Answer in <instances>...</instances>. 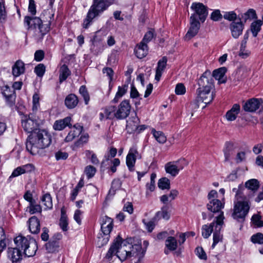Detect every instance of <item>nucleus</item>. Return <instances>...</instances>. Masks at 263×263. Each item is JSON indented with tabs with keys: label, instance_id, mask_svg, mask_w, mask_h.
I'll list each match as a JSON object with an SVG mask.
<instances>
[{
	"label": "nucleus",
	"instance_id": "36",
	"mask_svg": "<svg viewBox=\"0 0 263 263\" xmlns=\"http://www.w3.org/2000/svg\"><path fill=\"white\" fill-rule=\"evenodd\" d=\"M168 207L167 205L163 206L161 210L157 212L156 214L154 219L155 220H159L161 219H164L165 220H168L170 218V214L168 212Z\"/></svg>",
	"mask_w": 263,
	"mask_h": 263
},
{
	"label": "nucleus",
	"instance_id": "63",
	"mask_svg": "<svg viewBox=\"0 0 263 263\" xmlns=\"http://www.w3.org/2000/svg\"><path fill=\"white\" fill-rule=\"evenodd\" d=\"M68 156V155L67 153L61 151H58L55 154V157L57 160H65L67 158Z\"/></svg>",
	"mask_w": 263,
	"mask_h": 263
},
{
	"label": "nucleus",
	"instance_id": "16",
	"mask_svg": "<svg viewBox=\"0 0 263 263\" xmlns=\"http://www.w3.org/2000/svg\"><path fill=\"white\" fill-rule=\"evenodd\" d=\"M100 116L101 120L103 119L112 120L115 118L117 119L116 106L109 105L102 108L100 113Z\"/></svg>",
	"mask_w": 263,
	"mask_h": 263
},
{
	"label": "nucleus",
	"instance_id": "49",
	"mask_svg": "<svg viewBox=\"0 0 263 263\" xmlns=\"http://www.w3.org/2000/svg\"><path fill=\"white\" fill-rule=\"evenodd\" d=\"M158 186L162 190L169 189L170 188V181L167 178H162L159 180Z\"/></svg>",
	"mask_w": 263,
	"mask_h": 263
},
{
	"label": "nucleus",
	"instance_id": "35",
	"mask_svg": "<svg viewBox=\"0 0 263 263\" xmlns=\"http://www.w3.org/2000/svg\"><path fill=\"white\" fill-rule=\"evenodd\" d=\"M242 185L246 189V195L248 196L247 194V190H250L252 191L255 192L257 190L259 187V182L257 179H251L250 180H248L246 183L245 186Z\"/></svg>",
	"mask_w": 263,
	"mask_h": 263
},
{
	"label": "nucleus",
	"instance_id": "14",
	"mask_svg": "<svg viewBox=\"0 0 263 263\" xmlns=\"http://www.w3.org/2000/svg\"><path fill=\"white\" fill-rule=\"evenodd\" d=\"M190 27L184 36L186 40H189L195 36L199 30L200 24L196 18L195 14H192L190 17Z\"/></svg>",
	"mask_w": 263,
	"mask_h": 263
},
{
	"label": "nucleus",
	"instance_id": "29",
	"mask_svg": "<svg viewBox=\"0 0 263 263\" xmlns=\"http://www.w3.org/2000/svg\"><path fill=\"white\" fill-rule=\"evenodd\" d=\"M148 50L147 45L141 42L135 48V52L137 58L142 59L147 54Z\"/></svg>",
	"mask_w": 263,
	"mask_h": 263
},
{
	"label": "nucleus",
	"instance_id": "38",
	"mask_svg": "<svg viewBox=\"0 0 263 263\" xmlns=\"http://www.w3.org/2000/svg\"><path fill=\"white\" fill-rule=\"evenodd\" d=\"M42 204L45 206V210L51 209L52 208V201L51 195L46 193L44 194L41 199Z\"/></svg>",
	"mask_w": 263,
	"mask_h": 263
},
{
	"label": "nucleus",
	"instance_id": "17",
	"mask_svg": "<svg viewBox=\"0 0 263 263\" xmlns=\"http://www.w3.org/2000/svg\"><path fill=\"white\" fill-rule=\"evenodd\" d=\"M139 156V153L135 147L130 148L126 159V165L129 171H133L136 159Z\"/></svg>",
	"mask_w": 263,
	"mask_h": 263
},
{
	"label": "nucleus",
	"instance_id": "9",
	"mask_svg": "<svg viewBox=\"0 0 263 263\" xmlns=\"http://www.w3.org/2000/svg\"><path fill=\"white\" fill-rule=\"evenodd\" d=\"M22 125L24 130L28 133L32 134L34 131H37L39 124L37 121L34 117L33 114H30L28 116H24L22 119Z\"/></svg>",
	"mask_w": 263,
	"mask_h": 263
},
{
	"label": "nucleus",
	"instance_id": "58",
	"mask_svg": "<svg viewBox=\"0 0 263 263\" xmlns=\"http://www.w3.org/2000/svg\"><path fill=\"white\" fill-rule=\"evenodd\" d=\"M96 172L95 167L89 165L86 167L85 169V173L88 178L92 177Z\"/></svg>",
	"mask_w": 263,
	"mask_h": 263
},
{
	"label": "nucleus",
	"instance_id": "31",
	"mask_svg": "<svg viewBox=\"0 0 263 263\" xmlns=\"http://www.w3.org/2000/svg\"><path fill=\"white\" fill-rule=\"evenodd\" d=\"M165 245L167 250H164V253L167 254L168 251H173L177 249L178 242L174 237L169 236L165 240Z\"/></svg>",
	"mask_w": 263,
	"mask_h": 263
},
{
	"label": "nucleus",
	"instance_id": "28",
	"mask_svg": "<svg viewBox=\"0 0 263 263\" xmlns=\"http://www.w3.org/2000/svg\"><path fill=\"white\" fill-rule=\"evenodd\" d=\"M223 207L224 203L217 199H212L207 204L208 209L214 213L219 212L221 209L223 208Z\"/></svg>",
	"mask_w": 263,
	"mask_h": 263
},
{
	"label": "nucleus",
	"instance_id": "18",
	"mask_svg": "<svg viewBox=\"0 0 263 263\" xmlns=\"http://www.w3.org/2000/svg\"><path fill=\"white\" fill-rule=\"evenodd\" d=\"M262 102L261 99L252 98L244 103L243 108L246 111L254 112L259 108Z\"/></svg>",
	"mask_w": 263,
	"mask_h": 263
},
{
	"label": "nucleus",
	"instance_id": "7",
	"mask_svg": "<svg viewBox=\"0 0 263 263\" xmlns=\"http://www.w3.org/2000/svg\"><path fill=\"white\" fill-rule=\"evenodd\" d=\"M113 228V220L105 216L102 218L101 230L103 235L98 236L99 242L101 246L106 245L109 239V234Z\"/></svg>",
	"mask_w": 263,
	"mask_h": 263
},
{
	"label": "nucleus",
	"instance_id": "40",
	"mask_svg": "<svg viewBox=\"0 0 263 263\" xmlns=\"http://www.w3.org/2000/svg\"><path fill=\"white\" fill-rule=\"evenodd\" d=\"M165 170L167 173L173 177L177 176L179 172L176 166L172 162H169L165 164Z\"/></svg>",
	"mask_w": 263,
	"mask_h": 263
},
{
	"label": "nucleus",
	"instance_id": "51",
	"mask_svg": "<svg viewBox=\"0 0 263 263\" xmlns=\"http://www.w3.org/2000/svg\"><path fill=\"white\" fill-rule=\"evenodd\" d=\"M79 92L83 97L85 104H88L89 101V96L85 86L82 85L80 87Z\"/></svg>",
	"mask_w": 263,
	"mask_h": 263
},
{
	"label": "nucleus",
	"instance_id": "15",
	"mask_svg": "<svg viewBox=\"0 0 263 263\" xmlns=\"http://www.w3.org/2000/svg\"><path fill=\"white\" fill-rule=\"evenodd\" d=\"M1 90L5 98L7 105L10 107H13L15 103L16 95L15 90L10 88L7 85L2 87Z\"/></svg>",
	"mask_w": 263,
	"mask_h": 263
},
{
	"label": "nucleus",
	"instance_id": "55",
	"mask_svg": "<svg viewBox=\"0 0 263 263\" xmlns=\"http://www.w3.org/2000/svg\"><path fill=\"white\" fill-rule=\"evenodd\" d=\"M6 236L4 229L0 227V252L6 247Z\"/></svg>",
	"mask_w": 263,
	"mask_h": 263
},
{
	"label": "nucleus",
	"instance_id": "62",
	"mask_svg": "<svg viewBox=\"0 0 263 263\" xmlns=\"http://www.w3.org/2000/svg\"><path fill=\"white\" fill-rule=\"evenodd\" d=\"M223 17L226 20H228L230 21H232L236 19L237 15L234 12L231 11L226 13L223 15Z\"/></svg>",
	"mask_w": 263,
	"mask_h": 263
},
{
	"label": "nucleus",
	"instance_id": "44",
	"mask_svg": "<svg viewBox=\"0 0 263 263\" xmlns=\"http://www.w3.org/2000/svg\"><path fill=\"white\" fill-rule=\"evenodd\" d=\"M127 89L128 84H125L123 86H119L118 88V91L117 92L115 97L113 100L114 102H117L119 101V99L126 92Z\"/></svg>",
	"mask_w": 263,
	"mask_h": 263
},
{
	"label": "nucleus",
	"instance_id": "11",
	"mask_svg": "<svg viewBox=\"0 0 263 263\" xmlns=\"http://www.w3.org/2000/svg\"><path fill=\"white\" fill-rule=\"evenodd\" d=\"M224 216L223 213H221L217 217V224L213 233V242L212 245V249H214L216 245L219 242H221L223 238V235L221 233L222 225L223 224Z\"/></svg>",
	"mask_w": 263,
	"mask_h": 263
},
{
	"label": "nucleus",
	"instance_id": "34",
	"mask_svg": "<svg viewBox=\"0 0 263 263\" xmlns=\"http://www.w3.org/2000/svg\"><path fill=\"white\" fill-rule=\"evenodd\" d=\"M25 64L21 60H17L12 66V74L16 77L25 72Z\"/></svg>",
	"mask_w": 263,
	"mask_h": 263
},
{
	"label": "nucleus",
	"instance_id": "19",
	"mask_svg": "<svg viewBox=\"0 0 263 263\" xmlns=\"http://www.w3.org/2000/svg\"><path fill=\"white\" fill-rule=\"evenodd\" d=\"M34 169V166L30 163L18 166L13 171L9 179H10L11 178L16 177L22 174L29 173L33 171Z\"/></svg>",
	"mask_w": 263,
	"mask_h": 263
},
{
	"label": "nucleus",
	"instance_id": "41",
	"mask_svg": "<svg viewBox=\"0 0 263 263\" xmlns=\"http://www.w3.org/2000/svg\"><path fill=\"white\" fill-rule=\"evenodd\" d=\"M60 228L63 231H67L68 229L67 217L63 210H61V215L59 223Z\"/></svg>",
	"mask_w": 263,
	"mask_h": 263
},
{
	"label": "nucleus",
	"instance_id": "57",
	"mask_svg": "<svg viewBox=\"0 0 263 263\" xmlns=\"http://www.w3.org/2000/svg\"><path fill=\"white\" fill-rule=\"evenodd\" d=\"M195 253L196 255L200 259L202 260H206L207 256L202 247H198L196 248L195 250Z\"/></svg>",
	"mask_w": 263,
	"mask_h": 263
},
{
	"label": "nucleus",
	"instance_id": "26",
	"mask_svg": "<svg viewBox=\"0 0 263 263\" xmlns=\"http://www.w3.org/2000/svg\"><path fill=\"white\" fill-rule=\"evenodd\" d=\"M8 255L13 262L18 261L22 258V253L21 250L18 249L16 247L14 248H9Z\"/></svg>",
	"mask_w": 263,
	"mask_h": 263
},
{
	"label": "nucleus",
	"instance_id": "12",
	"mask_svg": "<svg viewBox=\"0 0 263 263\" xmlns=\"http://www.w3.org/2000/svg\"><path fill=\"white\" fill-rule=\"evenodd\" d=\"M131 106L129 101L124 100L121 102L119 106L116 107V114L118 120H123L126 119L130 112Z\"/></svg>",
	"mask_w": 263,
	"mask_h": 263
},
{
	"label": "nucleus",
	"instance_id": "39",
	"mask_svg": "<svg viewBox=\"0 0 263 263\" xmlns=\"http://www.w3.org/2000/svg\"><path fill=\"white\" fill-rule=\"evenodd\" d=\"M59 72V81L60 83L65 81L70 74V71L68 67L65 64L63 65L61 67Z\"/></svg>",
	"mask_w": 263,
	"mask_h": 263
},
{
	"label": "nucleus",
	"instance_id": "33",
	"mask_svg": "<svg viewBox=\"0 0 263 263\" xmlns=\"http://www.w3.org/2000/svg\"><path fill=\"white\" fill-rule=\"evenodd\" d=\"M235 148V146L233 143L231 142H226L224 147L223 150L225 161H229L231 156L234 153Z\"/></svg>",
	"mask_w": 263,
	"mask_h": 263
},
{
	"label": "nucleus",
	"instance_id": "64",
	"mask_svg": "<svg viewBox=\"0 0 263 263\" xmlns=\"http://www.w3.org/2000/svg\"><path fill=\"white\" fill-rule=\"evenodd\" d=\"M222 16L219 10H216L213 11L211 15V18L214 21H217L219 20L220 19L222 18Z\"/></svg>",
	"mask_w": 263,
	"mask_h": 263
},
{
	"label": "nucleus",
	"instance_id": "47",
	"mask_svg": "<svg viewBox=\"0 0 263 263\" xmlns=\"http://www.w3.org/2000/svg\"><path fill=\"white\" fill-rule=\"evenodd\" d=\"M7 17V12L5 8V3L4 0H0V22L3 23L5 22Z\"/></svg>",
	"mask_w": 263,
	"mask_h": 263
},
{
	"label": "nucleus",
	"instance_id": "53",
	"mask_svg": "<svg viewBox=\"0 0 263 263\" xmlns=\"http://www.w3.org/2000/svg\"><path fill=\"white\" fill-rule=\"evenodd\" d=\"M89 136L88 134H84L82 135L80 138L74 143V147H78L82 146L84 143L87 142L88 140Z\"/></svg>",
	"mask_w": 263,
	"mask_h": 263
},
{
	"label": "nucleus",
	"instance_id": "48",
	"mask_svg": "<svg viewBox=\"0 0 263 263\" xmlns=\"http://www.w3.org/2000/svg\"><path fill=\"white\" fill-rule=\"evenodd\" d=\"M261 25L262 23L260 20H258L252 23L251 26V30L253 35L254 37L257 36L258 32L260 31Z\"/></svg>",
	"mask_w": 263,
	"mask_h": 263
},
{
	"label": "nucleus",
	"instance_id": "3",
	"mask_svg": "<svg viewBox=\"0 0 263 263\" xmlns=\"http://www.w3.org/2000/svg\"><path fill=\"white\" fill-rule=\"evenodd\" d=\"M51 142V136L45 129H39L30 134L26 142V149L32 155L39 154L40 149L48 146Z\"/></svg>",
	"mask_w": 263,
	"mask_h": 263
},
{
	"label": "nucleus",
	"instance_id": "37",
	"mask_svg": "<svg viewBox=\"0 0 263 263\" xmlns=\"http://www.w3.org/2000/svg\"><path fill=\"white\" fill-rule=\"evenodd\" d=\"M78 103V98L74 94H70L68 95L65 100V105L69 109L74 108L77 105Z\"/></svg>",
	"mask_w": 263,
	"mask_h": 263
},
{
	"label": "nucleus",
	"instance_id": "4",
	"mask_svg": "<svg viewBox=\"0 0 263 263\" xmlns=\"http://www.w3.org/2000/svg\"><path fill=\"white\" fill-rule=\"evenodd\" d=\"M49 13L48 23L43 24L42 21L37 17H31L26 16L24 18V25L27 26V29L33 28L35 29L34 36L37 41H41L43 39L44 36L49 31L50 21L53 18L54 14Z\"/></svg>",
	"mask_w": 263,
	"mask_h": 263
},
{
	"label": "nucleus",
	"instance_id": "24",
	"mask_svg": "<svg viewBox=\"0 0 263 263\" xmlns=\"http://www.w3.org/2000/svg\"><path fill=\"white\" fill-rule=\"evenodd\" d=\"M140 120L136 115L132 117L127 121L126 129L129 133H132L137 130L139 128Z\"/></svg>",
	"mask_w": 263,
	"mask_h": 263
},
{
	"label": "nucleus",
	"instance_id": "32",
	"mask_svg": "<svg viewBox=\"0 0 263 263\" xmlns=\"http://www.w3.org/2000/svg\"><path fill=\"white\" fill-rule=\"evenodd\" d=\"M217 224V219L214 221L210 224H204L202 226L201 229L202 236L204 238H208L210 237L211 233L214 231V229Z\"/></svg>",
	"mask_w": 263,
	"mask_h": 263
},
{
	"label": "nucleus",
	"instance_id": "43",
	"mask_svg": "<svg viewBox=\"0 0 263 263\" xmlns=\"http://www.w3.org/2000/svg\"><path fill=\"white\" fill-rule=\"evenodd\" d=\"M27 209L30 214H34L36 213H41L42 211L41 206L39 204H36L35 200L29 203Z\"/></svg>",
	"mask_w": 263,
	"mask_h": 263
},
{
	"label": "nucleus",
	"instance_id": "27",
	"mask_svg": "<svg viewBox=\"0 0 263 263\" xmlns=\"http://www.w3.org/2000/svg\"><path fill=\"white\" fill-rule=\"evenodd\" d=\"M226 72L227 68L223 67L214 70L212 76L213 78H214L216 80H217L219 83H224L226 82V78H224Z\"/></svg>",
	"mask_w": 263,
	"mask_h": 263
},
{
	"label": "nucleus",
	"instance_id": "59",
	"mask_svg": "<svg viewBox=\"0 0 263 263\" xmlns=\"http://www.w3.org/2000/svg\"><path fill=\"white\" fill-rule=\"evenodd\" d=\"M186 92V89L182 83H178L176 85L175 88V93L177 95H183Z\"/></svg>",
	"mask_w": 263,
	"mask_h": 263
},
{
	"label": "nucleus",
	"instance_id": "1",
	"mask_svg": "<svg viewBox=\"0 0 263 263\" xmlns=\"http://www.w3.org/2000/svg\"><path fill=\"white\" fill-rule=\"evenodd\" d=\"M145 250H143L141 246L132 245L118 235L108 250L106 257L111 260L113 256L116 255L121 261L126 260L132 256H137L139 259L144 255Z\"/></svg>",
	"mask_w": 263,
	"mask_h": 263
},
{
	"label": "nucleus",
	"instance_id": "23",
	"mask_svg": "<svg viewBox=\"0 0 263 263\" xmlns=\"http://www.w3.org/2000/svg\"><path fill=\"white\" fill-rule=\"evenodd\" d=\"M167 59L166 57H163L160 59L158 63L156 70V74L155 79L159 81L161 77L162 74L165 69L167 65Z\"/></svg>",
	"mask_w": 263,
	"mask_h": 263
},
{
	"label": "nucleus",
	"instance_id": "5",
	"mask_svg": "<svg viewBox=\"0 0 263 263\" xmlns=\"http://www.w3.org/2000/svg\"><path fill=\"white\" fill-rule=\"evenodd\" d=\"M16 247L21 250L26 256L31 257L35 255L37 249V243L35 239L25 237L22 235L16 237L14 240Z\"/></svg>",
	"mask_w": 263,
	"mask_h": 263
},
{
	"label": "nucleus",
	"instance_id": "61",
	"mask_svg": "<svg viewBox=\"0 0 263 263\" xmlns=\"http://www.w3.org/2000/svg\"><path fill=\"white\" fill-rule=\"evenodd\" d=\"M251 54V51L247 48H240L238 55L242 59H246Z\"/></svg>",
	"mask_w": 263,
	"mask_h": 263
},
{
	"label": "nucleus",
	"instance_id": "20",
	"mask_svg": "<svg viewBox=\"0 0 263 263\" xmlns=\"http://www.w3.org/2000/svg\"><path fill=\"white\" fill-rule=\"evenodd\" d=\"M27 223L29 231L34 234H37L40 231V222L39 219L35 216L30 217Z\"/></svg>",
	"mask_w": 263,
	"mask_h": 263
},
{
	"label": "nucleus",
	"instance_id": "6",
	"mask_svg": "<svg viewBox=\"0 0 263 263\" xmlns=\"http://www.w3.org/2000/svg\"><path fill=\"white\" fill-rule=\"evenodd\" d=\"M110 3L108 0H93V4L90 7L86 16L84 20L83 26L87 28L91 23L92 20L100 13L106 9Z\"/></svg>",
	"mask_w": 263,
	"mask_h": 263
},
{
	"label": "nucleus",
	"instance_id": "21",
	"mask_svg": "<svg viewBox=\"0 0 263 263\" xmlns=\"http://www.w3.org/2000/svg\"><path fill=\"white\" fill-rule=\"evenodd\" d=\"M71 118L70 117L56 120L54 123L53 128L56 130H62L67 126L70 127L71 126Z\"/></svg>",
	"mask_w": 263,
	"mask_h": 263
},
{
	"label": "nucleus",
	"instance_id": "45",
	"mask_svg": "<svg viewBox=\"0 0 263 263\" xmlns=\"http://www.w3.org/2000/svg\"><path fill=\"white\" fill-rule=\"evenodd\" d=\"M256 14L255 11L252 9H249L248 11L243 14H241V17L239 16V20H243L246 22L248 20H252L256 18Z\"/></svg>",
	"mask_w": 263,
	"mask_h": 263
},
{
	"label": "nucleus",
	"instance_id": "54",
	"mask_svg": "<svg viewBox=\"0 0 263 263\" xmlns=\"http://www.w3.org/2000/svg\"><path fill=\"white\" fill-rule=\"evenodd\" d=\"M252 222L255 227H263V221L261 219L260 216L258 215H254L252 217Z\"/></svg>",
	"mask_w": 263,
	"mask_h": 263
},
{
	"label": "nucleus",
	"instance_id": "60",
	"mask_svg": "<svg viewBox=\"0 0 263 263\" xmlns=\"http://www.w3.org/2000/svg\"><path fill=\"white\" fill-rule=\"evenodd\" d=\"M153 37L154 31L149 30L148 32H147L145 34L141 42L147 45V44L152 40Z\"/></svg>",
	"mask_w": 263,
	"mask_h": 263
},
{
	"label": "nucleus",
	"instance_id": "25",
	"mask_svg": "<svg viewBox=\"0 0 263 263\" xmlns=\"http://www.w3.org/2000/svg\"><path fill=\"white\" fill-rule=\"evenodd\" d=\"M83 130V126L79 124H76L69 132L68 135L65 138L66 142H70L73 140L76 137H78Z\"/></svg>",
	"mask_w": 263,
	"mask_h": 263
},
{
	"label": "nucleus",
	"instance_id": "13",
	"mask_svg": "<svg viewBox=\"0 0 263 263\" xmlns=\"http://www.w3.org/2000/svg\"><path fill=\"white\" fill-rule=\"evenodd\" d=\"M191 8L194 11V13L193 14L195 15L196 18L198 16L199 20L204 22L208 16V12L207 7L205 6L202 3H193L192 4Z\"/></svg>",
	"mask_w": 263,
	"mask_h": 263
},
{
	"label": "nucleus",
	"instance_id": "50",
	"mask_svg": "<svg viewBox=\"0 0 263 263\" xmlns=\"http://www.w3.org/2000/svg\"><path fill=\"white\" fill-rule=\"evenodd\" d=\"M172 162L176 166L179 171L183 170V168L188 164V162L184 158H181L177 161Z\"/></svg>",
	"mask_w": 263,
	"mask_h": 263
},
{
	"label": "nucleus",
	"instance_id": "10",
	"mask_svg": "<svg viewBox=\"0 0 263 263\" xmlns=\"http://www.w3.org/2000/svg\"><path fill=\"white\" fill-rule=\"evenodd\" d=\"M196 101L197 103H204L205 104H210L215 97V94L212 90L197 88L196 89Z\"/></svg>",
	"mask_w": 263,
	"mask_h": 263
},
{
	"label": "nucleus",
	"instance_id": "46",
	"mask_svg": "<svg viewBox=\"0 0 263 263\" xmlns=\"http://www.w3.org/2000/svg\"><path fill=\"white\" fill-rule=\"evenodd\" d=\"M40 107V96L37 93H35L32 97V111L33 114L36 112Z\"/></svg>",
	"mask_w": 263,
	"mask_h": 263
},
{
	"label": "nucleus",
	"instance_id": "42",
	"mask_svg": "<svg viewBox=\"0 0 263 263\" xmlns=\"http://www.w3.org/2000/svg\"><path fill=\"white\" fill-rule=\"evenodd\" d=\"M152 133L155 139L160 143L163 144L166 141V137L164 133L161 131H156L155 129H152Z\"/></svg>",
	"mask_w": 263,
	"mask_h": 263
},
{
	"label": "nucleus",
	"instance_id": "52",
	"mask_svg": "<svg viewBox=\"0 0 263 263\" xmlns=\"http://www.w3.org/2000/svg\"><path fill=\"white\" fill-rule=\"evenodd\" d=\"M251 240L254 243L263 245V234L257 233L251 236Z\"/></svg>",
	"mask_w": 263,
	"mask_h": 263
},
{
	"label": "nucleus",
	"instance_id": "56",
	"mask_svg": "<svg viewBox=\"0 0 263 263\" xmlns=\"http://www.w3.org/2000/svg\"><path fill=\"white\" fill-rule=\"evenodd\" d=\"M34 72L39 77H42L45 72V67L43 64H38L34 69Z\"/></svg>",
	"mask_w": 263,
	"mask_h": 263
},
{
	"label": "nucleus",
	"instance_id": "30",
	"mask_svg": "<svg viewBox=\"0 0 263 263\" xmlns=\"http://www.w3.org/2000/svg\"><path fill=\"white\" fill-rule=\"evenodd\" d=\"M240 107L238 104H235L232 108L227 111L226 118L228 121H232L235 120L238 114L239 113Z\"/></svg>",
	"mask_w": 263,
	"mask_h": 263
},
{
	"label": "nucleus",
	"instance_id": "22",
	"mask_svg": "<svg viewBox=\"0 0 263 263\" xmlns=\"http://www.w3.org/2000/svg\"><path fill=\"white\" fill-rule=\"evenodd\" d=\"M230 29L232 36L235 39H237L241 34L243 29L242 21L233 22L230 25Z\"/></svg>",
	"mask_w": 263,
	"mask_h": 263
},
{
	"label": "nucleus",
	"instance_id": "2",
	"mask_svg": "<svg viewBox=\"0 0 263 263\" xmlns=\"http://www.w3.org/2000/svg\"><path fill=\"white\" fill-rule=\"evenodd\" d=\"M232 191L235 193L232 217L238 221H243L250 208L249 196H246V189L242 185H239L237 189L233 188Z\"/></svg>",
	"mask_w": 263,
	"mask_h": 263
},
{
	"label": "nucleus",
	"instance_id": "8",
	"mask_svg": "<svg viewBox=\"0 0 263 263\" xmlns=\"http://www.w3.org/2000/svg\"><path fill=\"white\" fill-rule=\"evenodd\" d=\"M199 89L212 90L214 89V80L210 71H205L198 81Z\"/></svg>",
	"mask_w": 263,
	"mask_h": 263
}]
</instances>
